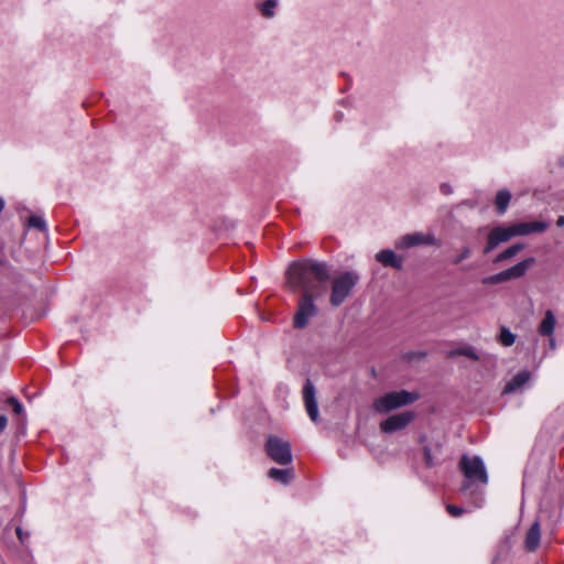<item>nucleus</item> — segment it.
I'll use <instances>...</instances> for the list:
<instances>
[{
	"label": "nucleus",
	"instance_id": "obj_1",
	"mask_svg": "<svg viewBox=\"0 0 564 564\" xmlns=\"http://www.w3.org/2000/svg\"><path fill=\"white\" fill-rule=\"evenodd\" d=\"M330 271L325 262L311 259L293 262L286 271V283L292 291H302L297 311L294 316V327L304 328L310 319L317 314L314 299L322 295L324 283L329 279Z\"/></svg>",
	"mask_w": 564,
	"mask_h": 564
},
{
	"label": "nucleus",
	"instance_id": "obj_2",
	"mask_svg": "<svg viewBox=\"0 0 564 564\" xmlns=\"http://www.w3.org/2000/svg\"><path fill=\"white\" fill-rule=\"evenodd\" d=\"M549 225L544 221L518 223L510 226H497L490 230L484 253H489L500 243L509 241L517 236H528L534 232H543Z\"/></svg>",
	"mask_w": 564,
	"mask_h": 564
},
{
	"label": "nucleus",
	"instance_id": "obj_3",
	"mask_svg": "<svg viewBox=\"0 0 564 564\" xmlns=\"http://www.w3.org/2000/svg\"><path fill=\"white\" fill-rule=\"evenodd\" d=\"M458 469L464 475L460 491L464 494L484 488L488 484V474L481 457L468 454L462 455Z\"/></svg>",
	"mask_w": 564,
	"mask_h": 564
},
{
	"label": "nucleus",
	"instance_id": "obj_4",
	"mask_svg": "<svg viewBox=\"0 0 564 564\" xmlns=\"http://www.w3.org/2000/svg\"><path fill=\"white\" fill-rule=\"evenodd\" d=\"M419 397V393L409 392L406 390L388 392L375 400L373 409L378 413H389L401 406L412 404Z\"/></svg>",
	"mask_w": 564,
	"mask_h": 564
},
{
	"label": "nucleus",
	"instance_id": "obj_5",
	"mask_svg": "<svg viewBox=\"0 0 564 564\" xmlns=\"http://www.w3.org/2000/svg\"><path fill=\"white\" fill-rule=\"evenodd\" d=\"M359 276L355 272H345L335 278L330 294V304L339 306L349 296L351 290L357 284Z\"/></svg>",
	"mask_w": 564,
	"mask_h": 564
},
{
	"label": "nucleus",
	"instance_id": "obj_6",
	"mask_svg": "<svg viewBox=\"0 0 564 564\" xmlns=\"http://www.w3.org/2000/svg\"><path fill=\"white\" fill-rule=\"evenodd\" d=\"M265 452L268 456L280 465H289L292 463V452L289 442L271 435L265 443Z\"/></svg>",
	"mask_w": 564,
	"mask_h": 564
},
{
	"label": "nucleus",
	"instance_id": "obj_7",
	"mask_svg": "<svg viewBox=\"0 0 564 564\" xmlns=\"http://www.w3.org/2000/svg\"><path fill=\"white\" fill-rule=\"evenodd\" d=\"M534 261V258H527L507 270L484 278L481 282L482 284H499L509 280L522 278Z\"/></svg>",
	"mask_w": 564,
	"mask_h": 564
},
{
	"label": "nucleus",
	"instance_id": "obj_8",
	"mask_svg": "<svg viewBox=\"0 0 564 564\" xmlns=\"http://www.w3.org/2000/svg\"><path fill=\"white\" fill-rule=\"evenodd\" d=\"M422 245L438 247L441 242L434 235L423 232L406 234L395 241V248L398 249H409Z\"/></svg>",
	"mask_w": 564,
	"mask_h": 564
},
{
	"label": "nucleus",
	"instance_id": "obj_9",
	"mask_svg": "<svg viewBox=\"0 0 564 564\" xmlns=\"http://www.w3.org/2000/svg\"><path fill=\"white\" fill-rule=\"evenodd\" d=\"M414 417L415 415L412 411L393 414L380 423V429L382 432L391 434L405 429Z\"/></svg>",
	"mask_w": 564,
	"mask_h": 564
},
{
	"label": "nucleus",
	"instance_id": "obj_10",
	"mask_svg": "<svg viewBox=\"0 0 564 564\" xmlns=\"http://www.w3.org/2000/svg\"><path fill=\"white\" fill-rule=\"evenodd\" d=\"M303 399L306 412L313 422L318 421V405L316 400V389L313 382L307 379L303 388Z\"/></svg>",
	"mask_w": 564,
	"mask_h": 564
},
{
	"label": "nucleus",
	"instance_id": "obj_11",
	"mask_svg": "<svg viewBox=\"0 0 564 564\" xmlns=\"http://www.w3.org/2000/svg\"><path fill=\"white\" fill-rule=\"evenodd\" d=\"M376 260L384 267H391L398 270L402 269L403 259L398 257L391 249H384L376 254Z\"/></svg>",
	"mask_w": 564,
	"mask_h": 564
},
{
	"label": "nucleus",
	"instance_id": "obj_12",
	"mask_svg": "<svg viewBox=\"0 0 564 564\" xmlns=\"http://www.w3.org/2000/svg\"><path fill=\"white\" fill-rule=\"evenodd\" d=\"M531 373L528 370L519 371L503 388V393H512L521 390L530 380Z\"/></svg>",
	"mask_w": 564,
	"mask_h": 564
},
{
	"label": "nucleus",
	"instance_id": "obj_13",
	"mask_svg": "<svg viewBox=\"0 0 564 564\" xmlns=\"http://www.w3.org/2000/svg\"><path fill=\"white\" fill-rule=\"evenodd\" d=\"M540 524L539 522H534L529 529L525 536V549L528 551H534L540 543Z\"/></svg>",
	"mask_w": 564,
	"mask_h": 564
},
{
	"label": "nucleus",
	"instance_id": "obj_14",
	"mask_svg": "<svg viewBox=\"0 0 564 564\" xmlns=\"http://www.w3.org/2000/svg\"><path fill=\"white\" fill-rule=\"evenodd\" d=\"M278 7L279 0H264L257 4L258 11L265 19H273Z\"/></svg>",
	"mask_w": 564,
	"mask_h": 564
},
{
	"label": "nucleus",
	"instance_id": "obj_15",
	"mask_svg": "<svg viewBox=\"0 0 564 564\" xmlns=\"http://www.w3.org/2000/svg\"><path fill=\"white\" fill-rule=\"evenodd\" d=\"M555 328V317L551 311H546L544 318L539 325V333L542 336H551Z\"/></svg>",
	"mask_w": 564,
	"mask_h": 564
},
{
	"label": "nucleus",
	"instance_id": "obj_16",
	"mask_svg": "<svg viewBox=\"0 0 564 564\" xmlns=\"http://www.w3.org/2000/svg\"><path fill=\"white\" fill-rule=\"evenodd\" d=\"M268 475L273 480L281 482L283 485H286L293 478V470L292 469L271 468L269 470Z\"/></svg>",
	"mask_w": 564,
	"mask_h": 564
},
{
	"label": "nucleus",
	"instance_id": "obj_17",
	"mask_svg": "<svg viewBox=\"0 0 564 564\" xmlns=\"http://www.w3.org/2000/svg\"><path fill=\"white\" fill-rule=\"evenodd\" d=\"M511 199V193L508 189H500L495 199L497 210L500 215L505 214Z\"/></svg>",
	"mask_w": 564,
	"mask_h": 564
},
{
	"label": "nucleus",
	"instance_id": "obj_18",
	"mask_svg": "<svg viewBox=\"0 0 564 564\" xmlns=\"http://www.w3.org/2000/svg\"><path fill=\"white\" fill-rule=\"evenodd\" d=\"M523 248H524L523 243L512 245L509 248H507L503 251H501L499 254H497V257L495 258L494 262L498 263V262H502V261H506L508 259H511L514 256H517Z\"/></svg>",
	"mask_w": 564,
	"mask_h": 564
},
{
	"label": "nucleus",
	"instance_id": "obj_19",
	"mask_svg": "<svg viewBox=\"0 0 564 564\" xmlns=\"http://www.w3.org/2000/svg\"><path fill=\"white\" fill-rule=\"evenodd\" d=\"M499 340L503 346H511L516 341V335L511 333L508 328L502 327L500 330Z\"/></svg>",
	"mask_w": 564,
	"mask_h": 564
},
{
	"label": "nucleus",
	"instance_id": "obj_20",
	"mask_svg": "<svg viewBox=\"0 0 564 564\" xmlns=\"http://www.w3.org/2000/svg\"><path fill=\"white\" fill-rule=\"evenodd\" d=\"M28 225L32 228H36L41 231L46 230V221L43 217L37 215H32L29 217Z\"/></svg>",
	"mask_w": 564,
	"mask_h": 564
},
{
	"label": "nucleus",
	"instance_id": "obj_21",
	"mask_svg": "<svg viewBox=\"0 0 564 564\" xmlns=\"http://www.w3.org/2000/svg\"><path fill=\"white\" fill-rule=\"evenodd\" d=\"M446 510L454 518H458L466 512V510L464 508L455 506V505H447Z\"/></svg>",
	"mask_w": 564,
	"mask_h": 564
},
{
	"label": "nucleus",
	"instance_id": "obj_22",
	"mask_svg": "<svg viewBox=\"0 0 564 564\" xmlns=\"http://www.w3.org/2000/svg\"><path fill=\"white\" fill-rule=\"evenodd\" d=\"M457 354L466 356V357H468V358H470L473 360H478L479 359V356L477 355L475 349L471 348V347L462 348V349H459L457 351Z\"/></svg>",
	"mask_w": 564,
	"mask_h": 564
},
{
	"label": "nucleus",
	"instance_id": "obj_23",
	"mask_svg": "<svg viewBox=\"0 0 564 564\" xmlns=\"http://www.w3.org/2000/svg\"><path fill=\"white\" fill-rule=\"evenodd\" d=\"M471 253V250L469 247H464L462 249V252L453 260V263L454 264H458L460 263L462 261H464L465 259H467Z\"/></svg>",
	"mask_w": 564,
	"mask_h": 564
},
{
	"label": "nucleus",
	"instance_id": "obj_24",
	"mask_svg": "<svg viewBox=\"0 0 564 564\" xmlns=\"http://www.w3.org/2000/svg\"><path fill=\"white\" fill-rule=\"evenodd\" d=\"M423 453H424V463L427 467H433L435 465L434 463V458L432 456V451L429 446H425L423 448Z\"/></svg>",
	"mask_w": 564,
	"mask_h": 564
},
{
	"label": "nucleus",
	"instance_id": "obj_25",
	"mask_svg": "<svg viewBox=\"0 0 564 564\" xmlns=\"http://www.w3.org/2000/svg\"><path fill=\"white\" fill-rule=\"evenodd\" d=\"M8 403H10L13 406V412L15 414L20 415L23 413L22 404L14 397L9 398Z\"/></svg>",
	"mask_w": 564,
	"mask_h": 564
},
{
	"label": "nucleus",
	"instance_id": "obj_26",
	"mask_svg": "<svg viewBox=\"0 0 564 564\" xmlns=\"http://www.w3.org/2000/svg\"><path fill=\"white\" fill-rule=\"evenodd\" d=\"M441 192H442L443 194H445V195H449V194H452V193H453V188H452V186H451V185H448V184H442V185H441Z\"/></svg>",
	"mask_w": 564,
	"mask_h": 564
},
{
	"label": "nucleus",
	"instance_id": "obj_27",
	"mask_svg": "<svg viewBox=\"0 0 564 564\" xmlns=\"http://www.w3.org/2000/svg\"><path fill=\"white\" fill-rule=\"evenodd\" d=\"M8 425V419L6 415H0V433L4 431Z\"/></svg>",
	"mask_w": 564,
	"mask_h": 564
},
{
	"label": "nucleus",
	"instance_id": "obj_28",
	"mask_svg": "<svg viewBox=\"0 0 564 564\" xmlns=\"http://www.w3.org/2000/svg\"><path fill=\"white\" fill-rule=\"evenodd\" d=\"M556 225L558 227H564V215L558 216V218L556 220Z\"/></svg>",
	"mask_w": 564,
	"mask_h": 564
},
{
	"label": "nucleus",
	"instance_id": "obj_29",
	"mask_svg": "<svg viewBox=\"0 0 564 564\" xmlns=\"http://www.w3.org/2000/svg\"><path fill=\"white\" fill-rule=\"evenodd\" d=\"M17 534H18L19 540L21 542H23L24 533L22 532V530L20 528L17 529Z\"/></svg>",
	"mask_w": 564,
	"mask_h": 564
},
{
	"label": "nucleus",
	"instance_id": "obj_30",
	"mask_svg": "<svg viewBox=\"0 0 564 564\" xmlns=\"http://www.w3.org/2000/svg\"><path fill=\"white\" fill-rule=\"evenodd\" d=\"M4 208V200L0 197V213Z\"/></svg>",
	"mask_w": 564,
	"mask_h": 564
},
{
	"label": "nucleus",
	"instance_id": "obj_31",
	"mask_svg": "<svg viewBox=\"0 0 564 564\" xmlns=\"http://www.w3.org/2000/svg\"><path fill=\"white\" fill-rule=\"evenodd\" d=\"M560 165L564 167V156L560 159L558 161Z\"/></svg>",
	"mask_w": 564,
	"mask_h": 564
}]
</instances>
